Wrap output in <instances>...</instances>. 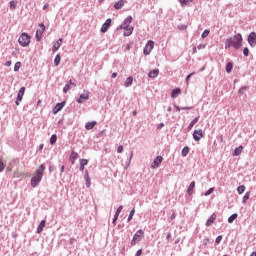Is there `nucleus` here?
I'll list each match as a JSON object with an SVG mask.
<instances>
[{
    "label": "nucleus",
    "mask_w": 256,
    "mask_h": 256,
    "mask_svg": "<svg viewBox=\"0 0 256 256\" xmlns=\"http://www.w3.org/2000/svg\"><path fill=\"white\" fill-rule=\"evenodd\" d=\"M209 33H210L209 30H205V31L202 33V35H201L202 39H205V38L209 37Z\"/></svg>",
    "instance_id": "42"
},
{
    "label": "nucleus",
    "mask_w": 256,
    "mask_h": 256,
    "mask_svg": "<svg viewBox=\"0 0 256 256\" xmlns=\"http://www.w3.org/2000/svg\"><path fill=\"white\" fill-rule=\"evenodd\" d=\"M57 143V135L53 134L50 138V145H55Z\"/></svg>",
    "instance_id": "33"
},
{
    "label": "nucleus",
    "mask_w": 256,
    "mask_h": 256,
    "mask_svg": "<svg viewBox=\"0 0 256 256\" xmlns=\"http://www.w3.org/2000/svg\"><path fill=\"white\" fill-rule=\"evenodd\" d=\"M180 3L183 7H185V5H189V3H193V0H180Z\"/></svg>",
    "instance_id": "36"
},
{
    "label": "nucleus",
    "mask_w": 256,
    "mask_h": 256,
    "mask_svg": "<svg viewBox=\"0 0 256 256\" xmlns=\"http://www.w3.org/2000/svg\"><path fill=\"white\" fill-rule=\"evenodd\" d=\"M175 217H176V215H175V214H172L171 217H170V219L173 220V219H175Z\"/></svg>",
    "instance_id": "59"
},
{
    "label": "nucleus",
    "mask_w": 256,
    "mask_h": 256,
    "mask_svg": "<svg viewBox=\"0 0 256 256\" xmlns=\"http://www.w3.org/2000/svg\"><path fill=\"white\" fill-rule=\"evenodd\" d=\"M215 221H217V214L213 213L206 221V227H211Z\"/></svg>",
    "instance_id": "13"
},
{
    "label": "nucleus",
    "mask_w": 256,
    "mask_h": 256,
    "mask_svg": "<svg viewBox=\"0 0 256 256\" xmlns=\"http://www.w3.org/2000/svg\"><path fill=\"white\" fill-rule=\"evenodd\" d=\"M243 153V146H239L234 150L233 156L239 157V155Z\"/></svg>",
    "instance_id": "26"
},
{
    "label": "nucleus",
    "mask_w": 256,
    "mask_h": 256,
    "mask_svg": "<svg viewBox=\"0 0 256 256\" xmlns=\"http://www.w3.org/2000/svg\"><path fill=\"white\" fill-rule=\"evenodd\" d=\"M61 63V56L58 54L56 55L55 59H54V64L56 65H59Z\"/></svg>",
    "instance_id": "35"
},
{
    "label": "nucleus",
    "mask_w": 256,
    "mask_h": 256,
    "mask_svg": "<svg viewBox=\"0 0 256 256\" xmlns=\"http://www.w3.org/2000/svg\"><path fill=\"white\" fill-rule=\"evenodd\" d=\"M62 44H63V39L62 38L58 39V41L53 45V48H52L53 53L59 51Z\"/></svg>",
    "instance_id": "15"
},
{
    "label": "nucleus",
    "mask_w": 256,
    "mask_h": 256,
    "mask_svg": "<svg viewBox=\"0 0 256 256\" xmlns=\"http://www.w3.org/2000/svg\"><path fill=\"white\" fill-rule=\"evenodd\" d=\"M198 122H199V117L193 119V120L190 122V124H189V126H188V129H193V127H195V124L198 123Z\"/></svg>",
    "instance_id": "29"
},
{
    "label": "nucleus",
    "mask_w": 256,
    "mask_h": 256,
    "mask_svg": "<svg viewBox=\"0 0 256 256\" xmlns=\"http://www.w3.org/2000/svg\"><path fill=\"white\" fill-rule=\"evenodd\" d=\"M133 31H134L133 26L124 28V37H129V36L133 35Z\"/></svg>",
    "instance_id": "18"
},
{
    "label": "nucleus",
    "mask_w": 256,
    "mask_h": 256,
    "mask_svg": "<svg viewBox=\"0 0 256 256\" xmlns=\"http://www.w3.org/2000/svg\"><path fill=\"white\" fill-rule=\"evenodd\" d=\"M6 67H11V61L6 62Z\"/></svg>",
    "instance_id": "55"
},
{
    "label": "nucleus",
    "mask_w": 256,
    "mask_h": 256,
    "mask_svg": "<svg viewBox=\"0 0 256 256\" xmlns=\"http://www.w3.org/2000/svg\"><path fill=\"white\" fill-rule=\"evenodd\" d=\"M80 171H85V166L80 164Z\"/></svg>",
    "instance_id": "56"
},
{
    "label": "nucleus",
    "mask_w": 256,
    "mask_h": 256,
    "mask_svg": "<svg viewBox=\"0 0 256 256\" xmlns=\"http://www.w3.org/2000/svg\"><path fill=\"white\" fill-rule=\"evenodd\" d=\"M193 51H194V53H197V48L194 47V48H193Z\"/></svg>",
    "instance_id": "63"
},
{
    "label": "nucleus",
    "mask_w": 256,
    "mask_h": 256,
    "mask_svg": "<svg viewBox=\"0 0 256 256\" xmlns=\"http://www.w3.org/2000/svg\"><path fill=\"white\" fill-rule=\"evenodd\" d=\"M245 89H246V88H240L239 91H238V93H239L240 95H243Z\"/></svg>",
    "instance_id": "53"
},
{
    "label": "nucleus",
    "mask_w": 256,
    "mask_h": 256,
    "mask_svg": "<svg viewBox=\"0 0 256 256\" xmlns=\"http://www.w3.org/2000/svg\"><path fill=\"white\" fill-rule=\"evenodd\" d=\"M176 111H181V108L179 106H176Z\"/></svg>",
    "instance_id": "62"
},
{
    "label": "nucleus",
    "mask_w": 256,
    "mask_h": 256,
    "mask_svg": "<svg viewBox=\"0 0 256 256\" xmlns=\"http://www.w3.org/2000/svg\"><path fill=\"white\" fill-rule=\"evenodd\" d=\"M182 109L189 111L192 109V107H183Z\"/></svg>",
    "instance_id": "58"
},
{
    "label": "nucleus",
    "mask_w": 256,
    "mask_h": 256,
    "mask_svg": "<svg viewBox=\"0 0 256 256\" xmlns=\"http://www.w3.org/2000/svg\"><path fill=\"white\" fill-rule=\"evenodd\" d=\"M118 219H119V214L116 212L115 215H114L113 222H112L113 225H116Z\"/></svg>",
    "instance_id": "46"
},
{
    "label": "nucleus",
    "mask_w": 256,
    "mask_h": 256,
    "mask_svg": "<svg viewBox=\"0 0 256 256\" xmlns=\"http://www.w3.org/2000/svg\"><path fill=\"white\" fill-rule=\"evenodd\" d=\"M195 190V181L191 182L188 189L187 193L188 195H193V191Z\"/></svg>",
    "instance_id": "24"
},
{
    "label": "nucleus",
    "mask_w": 256,
    "mask_h": 256,
    "mask_svg": "<svg viewBox=\"0 0 256 256\" xmlns=\"http://www.w3.org/2000/svg\"><path fill=\"white\" fill-rule=\"evenodd\" d=\"M237 193L239 195H243V193H245V185H240L238 188H237Z\"/></svg>",
    "instance_id": "32"
},
{
    "label": "nucleus",
    "mask_w": 256,
    "mask_h": 256,
    "mask_svg": "<svg viewBox=\"0 0 256 256\" xmlns=\"http://www.w3.org/2000/svg\"><path fill=\"white\" fill-rule=\"evenodd\" d=\"M193 139L194 141H201V139H203V130H195L193 133Z\"/></svg>",
    "instance_id": "10"
},
{
    "label": "nucleus",
    "mask_w": 256,
    "mask_h": 256,
    "mask_svg": "<svg viewBox=\"0 0 256 256\" xmlns=\"http://www.w3.org/2000/svg\"><path fill=\"white\" fill-rule=\"evenodd\" d=\"M143 237H145V232L143 230H138L132 238V247H135V245H137V243H139L143 239Z\"/></svg>",
    "instance_id": "4"
},
{
    "label": "nucleus",
    "mask_w": 256,
    "mask_h": 256,
    "mask_svg": "<svg viewBox=\"0 0 256 256\" xmlns=\"http://www.w3.org/2000/svg\"><path fill=\"white\" fill-rule=\"evenodd\" d=\"M95 125H97V121L87 122L85 125V129H87V131H91V129H93Z\"/></svg>",
    "instance_id": "23"
},
{
    "label": "nucleus",
    "mask_w": 256,
    "mask_h": 256,
    "mask_svg": "<svg viewBox=\"0 0 256 256\" xmlns=\"http://www.w3.org/2000/svg\"><path fill=\"white\" fill-rule=\"evenodd\" d=\"M213 191H215V188H210L208 191L205 192V197H208V195H211V193H213Z\"/></svg>",
    "instance_id": "45"
},
{
    "label": "nucleus",
    "mask_w": 256,
    "mask_h": 256,
    "mask_svg": "<svg viewBox=\"0 0 256 256\" xmlns=\"http://www.w3.org/2000/svg\"><path fill=\"white\" fill-rule=\"evenodd\" d=\"M221 241H223V236H218V237L216 238V243H217V245H219V243H221Z\"/></svg>",
    "instance_id": "49"
},
{
    "label": "nucleus",
    "mask_w": 256,
    "mask_h": 256,
    "mask_svg": "<svg viewBox=\"0 0 256 256\" xmlns=\"http://www.w3.org/2000/svg\"><path fill=\"white\" fill-rule=\"evenodd\" d=\"M45 171V164H41L40 167L36 170L35 175L31 179V187H37L43 179V172Z\"/></svg>",
    "instance_id": "2"
},
{
    "label": "nucleus",
    "mask_w": 256,
    "mask_h": 256,
    "mask_svg": "<svg viewBox=\"0 0 256 256\" xmlns=\"http://www.w3.org/2000/svg\"><path fill=\"white\" fill-rule=\"evenodd\" d=\"M84 179L86 181V187H91V177L89 176V171H85Z\"/></svg>",
    "instance_id": "21"
},
{
    "label": "nucleus",
    "mask_w": 256,
    "mask_h": 256,
    "mask_svg": "<svg viewBox=\"0 0 256 256\" xmlns=\"http://www.w3.org/2000/svg\"><path fill=\"white\" fill-rule=\"evenodd\" d=\"M170 237H171V234H168V235H167V239H169Z\"/></svg>",
    "instance_id": "64"
},
{
    "label": "nucleus",
    "mask_w": 256,
    "mask_h": 256,
    "mask_svg": "<svg viewBox=\"0 0 256 256\" xmlns=\"http://www.w3.org/2000/svg\"><path fill=\"white\" fill-rule=\"evenodd\" d=\"M179 95H181L180 88H176V89L172 90V93H171L172 99H177V97H179Z\"/></svg>",
    "instance_id": "20"
},
{
    "label": "nucleus",
    "mask_w": 256,
    "mask_h": 256,
    "mask_svg": "<svg viewBox=\"0 0 256 256\" xmlns=\"http://www.w3.org/2000/svg\"><path fill=\"white\" fill-rule=\"evenodd\" d=\"M117 153H123V145L118 146Z\"/></svg>",
    "instance_id": "50"
},
{
    "label": "nucleus",
    "mask_w": 256,
    "mask_h": 256,
    "mask_svg": "<svg viewBox=\"0 0 256 256\" xmlns=\"http://www.w3.org/2000/svg\"><path fill=\"white\" fill-rule=\"evenodd\" d=\"M21 69V62H16L14 65V71H19Z\"/></svg>",
    "instance_id": "41"
},
{
    "label": "nucleus",
    "mask_w": 256,
    "mask_h": 256,
    "mask_svg": "<svg viewBox=\"0 0 256 256\" xmlns=\"http://www.w3.org/2000/svg\"><path fill=\"white\" fill-rule=\"evenodd\" d=\"M153 47H155V42L152 40L148 41L144 48V55H150L151 51H153Z\"/></svg>",
    "instance_id": "7"
},
{
    "label": "nucleus",
    "mask_w": 256,
    "mask_h": 256,
    "mask_svg": "<svg viewBox=\"0 0 256 256\" xmlns=\"http://www.w3.org/2000/svg\"><path fill=\"white\" fill-rule=\"evenodd\" d=\"M78 157H79V154L77 152H75V151L71 152L70 161H71L72 165H75V161H77Z\"/></svg>",
    "instance_id": "19"
},
{
    "label": "nucleus",
    "mask_w": 256,
    "mask_h": 256,
    "mask_svg": "<svg viewBox=\"0 0 256 256\" xmlns=\"http://www.w3.org/2000/svg\"><path fill=\"white\" fill-rule=\"evenodd\" d=\"M4 170H5V163H3V160L0 159V173H3Z\"/></svg>",
    "instance_id": "40"
},
{
    "label": "nucleus",
    "mask_w": 256,
    "mask_h": 256,
    "mask_svg": "<svg viewBox=\"0 0 256 256\" xmlns=\"http://www.w3.org/2000/svg\"><path fill=\"white\" fill-rule=\"evenodd\" d=\"M45 220H42L37 228V233H42L43 229H45Z\"/></svg>",
    "instance_id": "28"
},
{
    "label": "nucleus",
    "mask_w": 256,
    "mask_h": 256,
    "mask_svg": "<svg viewBox=\"0 0 256 256\" xmlns=\"http://www.w3.org/2000/svg\"><path fill=\"white\" fill-rule=\"evenodd\" d=\"M36 31V40L41 41L43 39V33H45V24H39Z\"/></svg>",
    "instance_id": "6"
},
{
    "label": "nucleus",
    "mask_w": 256,
    "mask_h": 256,
    "mask_svg": "<svg viewBox=\"0 0 256 256\" xmlns=\"http://www.w3.org/2000/svg\"><path fill=\"white\" fill-rule=\"evenodd\" d=\"M237 217H239V215L237 213L232 214L229 218H228V223H233V221H235V219H237Z\"/></svg>",
    "instance_id": "31"
},
{
    "label": "nucleus",
    "mask_w": 256,
    "mask_h": 256,
    "mask_svg": "<svg viewBox=\"0 0 256 256\" xmlns=\"http://www.w3.org/2000/svg\"><path fill=\"white\" fill-rule=\"evenodd\" d=\"M163 163V157L162 156H157L154 161L152 162L151 168L152 169H157Z\"/></svg>",
    "instance_id": "8"
},
{
    "label": "nucleus",
    "mask_w": 256,
    "mask_h": 256,
    "mask_svg": "<svg viewBox=\"0 0 256 256\" xmlns=\"http://www.w3.org/2000/svg\"><path fill=\"white\" fill-rule=\"evenodd\" d=\"M85 101H89V91H84L77 100L78 103H85Z\"/></svg>",
    "instance_id": "12"
},
{
    "label": "nucleus",
    "mask_w": 256,
    "mask_h": 256,
    "mask_svg": "<svg viewBox=\"0 0 256 256\" xmlns=\"http://www.w3.org/2000/svg\"><path fill=\"white\" fill-rule=\"evenodd\" d=\"M231 71H233V63L228 62L226 64V73H231Z\"/></svg>",
    "instance_id": "30"
},
{
    "label": "nucleus",
    "mask_w": 256,
    "mask_h": 256,
    "mask_svg": "<svg viewBox=\"0 0 256 256\" xmlns=\"http://www.w3.org/2000/svg\"><path fill=\"white\" fill-rule=\"evenodd\" d=\"M65 171V166L61 167V173H63Z\"/></svg>",
    "instance_id": "60"
},
{
    "label": "nucleus",
    "mask_w": 256,
    "mask_h": 256,
    "mask_svg": "<svg viewBox=\"0 0 256 256\" xmlns=\"http://www.w3.org/2000/svg\"><path fill=\"white\" fill-rule=\"evenodd\" d=\"M133 21V17L131 16H128L124 22L122 23V25H120L118 28H117V31H121V29H127L129 27H131V23Z\"/></svg>",
    "instance_id": "5"
},
{
    "label": "nucleus",
    "mask_w": 256,
    "mask_h": 256,
    "mask_svg": "<svg viewBox=\"0 0 256 256\" xmlns=\"http://www.w3.org/2000/svg\"><path fill=\"white\" fill-rule=\"evenodd\" d=\"M187 155H189V148L188 146L184 147L182 149V157H187Z\"/></svg>",
    "instance_id": "34"
},
{
    "label": "nucleus",
    "mask_w": 256,
    "mask_h": 256,
    "mask_svg": "<svg viewBox=\"0 0 256 256\" xmlns=\"http://www.w3.org/2000/svg\"><path fill=\"white\" fill-rule=\"evenodd\" d=\"M133 85V76H129L127 79H126V81H125V83H124V86L125 87H131Z\"/></svg>",
    "instance_id": "27"
},
{
    "label": "nucleus",
    "mask_w": 256,
    "mask_h": 256,
    "mask_svg": "<svg viewBox=\"0 0 256 256\" xmlns=\"http://www.w3.org/2000/svg\"><path fill=\"white\" fill-rule=\"evenodd\" d=\"M249 197H251V194L247 192L243 197V203H247V201H249Z\"/></svg>",
    "instance_id": "38"
},
{
    "label": "nucleus",
    "mask_w": 256,
    "mask_h": 256,
    "mask_svg": "<svg viewBox=\"0 0 256 256\" xmlns=\"http://www.w3.org/2000/svg\"><path fill=\"white\" fill-rule=\"evenodd\" d=\"M71 86L72 87H77V85L75 83H73V80H70L68 82V84H66L63 88V93H67L69 91V89H71Z\"/></svg>",
    "instance_id": "17"
},
{
    "label": "nucleus",
    "mask_w": 256,
    "mask_h": 256,
    "mask_svg": "<svg viewBox=\"0 0 256 256\" xmlns=\"http://www.w3.org/2000/svg\"><path fill=\"white\" fill-rule=\"evenodd\" d=\"M159 75V69L151 70L148 74L150 79H155Z\"/></svg>",
    "instance_id": "22"
},
{
    "label": "nucleus",
    "mask_w": 256,
    "mask_h": 256,
    "mask_svg": "<svg viewBox=\"0 0 256 256\" xmlns=\"http://www.w3.org/2000/svg\"><path fill=\"white\" fill-rule=\"evenodd\" d=\"M124 5H125V1L119 0L114 4V8L119 10V9H122Z\"/></svg>",
    "instance_id": "25"
},
{
    "label": "nucleus",
    "mask_w": 256,
    "mask_h": 256,
    "mask_svg": "<svg viewBox=\"0 0 256 256\" xmlns=\"http://www.w3.org/2000/svg\"><path fill=\"white\" fill-rule=\"evenodd\" d=\"M243 45V36L241 34H236L233 37H230L225 42V49H229L230 47H234V49H241Z\"/></svg>",
    "instance_id": "1"
},
{
    "label": "nucleus",
    "mask_w": 256,
    "mask_h": 256,
    "mask_svg": "<svg viewBox=\"0 0 256 256\" xmlns=\"http://www.w3.org/2000/svg\"><path fill=\"white\" fill-rule=\"evenodd\" d=\"M140 255H143V250H141V249H139V250L136 252L135 256H140Z\"/></svg>",
    "instance_id": "52"
},
{
    "label": "nucleus",
    "mask_w": 256,
    "mask_h": 256,
    "mask_svg": "<svg viewBox=\"0 0 256 256\" xmlns=\"http://www.w3.org/2000/svg\"><path fill=\"white\" fill-rule=\"evenodd\" d=\"M23 95H25V87L20 88L15 102L16 105H19V102L23 101Z\"/></svg>",
    "instance_id": "11"
},
{
    "label": "nucleus",
    "mask_w": 256,
    "mask_h": 256,
    "mask_svg": "<svg viewBox=\"0 0 256 256\" xmlns=\"http://www.w3.org/2000/svg\"><path fill=\"white\" fill-rule=\"evenodd\" d=\"M39 149H40V151L43 149V144L39 145Z\"/></svg>",
    "instance_id": "61"
},
{
    "label": "nucleus",
    "mask_w": 256,
    "mask_h": 256,
    "mask_svg": "<svg viewBox=\"0 0 256 256\" xmlns=\"http://www.w3.org/2000/svg\"><path fill=\"white\" fill-rule=\"evenodd\" d=\"M135 215V208H133L131 211H130V214L128 216V222L131 221V219H133V216Z\"/></svg>",
    "instance_id": "39"
},
{
    "label": "nucleus",
    "mask_w": 256,
    "mask_h": 256,
    "mask_svg": "<svg viewBox=\"0 0 256 256\" xmlns=\"http://www.w3.org/2000/svg\"><path fill=\"white\" fill-rule=\"evenodd\" d=\"M88 163H89V160H87V159H81L80 160V165H82L84 167H85V165H88Z\"/></svg>",
    "instance_id": "43"
},
{
    "label": "nucleus",
    "mask_w": 256,
    "mask_h": 256,
    "mask_svg": "<svg viewBox=\"0 0 256 256\" xmlns=\"http://www.w3.org/2000/svg\"><path fill=\"white\" fill-rule=\"evenodd\" d=\"M18 43L21 47H29V44L31 43V36L27 33H22L18 39Z\"/></svg>",
    "instance_id": "3"
},
{
    "label": "nucleus",
    "mask_w": 256,
    "mask_h": 256,
    "mask_svg": "<svg viewBox=\"0 0 256 256\" xmlns=\"http://www.w3.org/2000/svg\"><path fill=\"white\" fill-rule=\"evenodd\" d=\"M63 107H65V102L57 103L53 109V114L57 115V113H59V111H61V109H63Z\"/></svg>",
    "instance_id": "16"
},
{
    "label": "nucleus",
    "mask_w": 256,
    "mask_h": 256,
    "mask_svg": "<svg viewBox=\"0 0 256 256\" xmlns=\"http://www.w3.org/2000/svg\"><path fill=\"white\" fill-rule=\"evenodd\" d=\"M248 43L251 47L256 46V33L255 32H252V33L249 34Z\"/></svg>",
    "instance_id": "9"
},
{
    "label": "nucleus",
    "mask_w": 256,
    "mask_h": 256,
    "mask_svg": "<svg viewBox=\"0 0 256 256\" xmlns=\"http://www.w3.org/2000/svg\"><path fill=\"white\" fill-rule=\"evenodd\" d=\"M23 175H25V173L23 172H19V171L14 172V177H23Z\"/></svg>",
    "instance_id": "44"
},
{
    "label": "nucleus",
    "mask_w": 256,
    "mask_h": 256,
    "mask_svg": "<svg viewBox=\"0 0 256 256\" xmlns=\"http://www.w3.org/2000/svg\"><path fill=\"white\" fill-rule=\"evenodd\" d=\"M109 27H111V19H107L105 23L101 27L102 33H107L109 31Z\"/></svg>",
    "instance_id": "14"
},
{
    "label": "nucleus",
    "mask_w": 256,
    "mask_h": 256,
    "mask_svg": "<svg viewBox=\"0 0 256 256\" xmlns=\"http://www.w3.org/2000/svg\"><path fill=\"white\" fill-rule=\"evenodd\" d=\"M43 9H44V11H45L46 9H49V4H45V5L43 6Z\"/></svg>",
    "instance_id": "54"
},
{
    "label": "nucleus",
    "mask_w": 256,
    "mask_h": 256,
    "mask_svg": "<svg viewBox=\"0 0 256 256\" xmlns=\"http://www.w3.org/2000/svg\"><path fill=\"white\" fill-rule=\"evenodd\" d=\"M193 75H195V73H190L187 77H186V83L187 85H189V80L191 79V77H193Z\"/></svg>",
    "instance_id": "47"
},
{
    "label": "nucleus",
    "mask_w": 256,
    "mask_h": 256,
    "mask_svg": "<svg viewBox=\"0 0 256 256\" xmlns=\"http://www.w3.org/2000/svg\"><path fill=\"white\" fill-rule=\"evenodd\" d=\"M117 77V73H112V79H115Z\"/></svg>",
    "instance_id": "57"
},
{
    "label": "nucleus",
    "mask_w": 256,
    "mask_h": 256,
    "mask_svg": "<svg viewBox=\"0 0 256 256\" xmlns=\"http://www.w3.org/2000/svg\"><path fill=\"white\" fill-rule=\"evenodd\" d=\"M10 9L12 11H15V9H17V3H15V1H10Z\"/></svg>",
    "instance_id": "37"
},
{
    "label": "nucleus",
    "mask_w": 256,
    "mask_h": 256,
    "mask_svg": "<svg viewBox=\"0 0 256 256\" xmlns=\"http://www.w3.org/2000/svg\"><path fill=\"white\" fill-rule=\"evenodd\" d=\"M243 55H245V57H249V48H244Z\"/></svg>",
    "instance_id": "48"
},
{
    "label": "nucleus",
    "mask_w": 256,
    "mask_h": 256,
    "mask_svg": "<svg viewBox=\"0 0 256 256\" xmlns=\"http://www.w3.org/2000/svg\"><path fill=\"white\" fill-rule=\"evenodd\" d=\"M121 211H123V206H119L116 210V213H118V215H121Z\"/></svg>",
    "instance_id": "51"
}]
</instances>
